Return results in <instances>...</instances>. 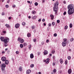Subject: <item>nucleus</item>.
I'll return each mask as SVG.
<instances>
[{"label":"nucleus","mask_w":74,"mask_h":74,"mask_svg":"<svg viewBox=\"0 0 74 74\" xmlns=\"http://www.w3.org/2000/svg\"><path fill=\"white\" fill-rule=\"evenodd\" d=\"M74 12V8H71L68 10V13L69 15H71L73 14Z\"/></svg>","instance_id":"nucleus-1"},{"label":"nucleus","mask_w":74,"mask_h":74,"mask_svg":"<svg viewBox=\"0 0 74 74\" xmlns=\"http://www.w3.org/2000/svg\"><path fill=\"white\" fill-rule=\"evenodd\" d=\"M59 8L58 7V6H54L53 8V10L54 11H55L56 12V14L57 13V12H58V9Z\"/></svg>","instance_id":"nucleus-2"},{"label":"nucleus","mask_w":74,"mask_h":74,"mask_svg":"<svg viewBox=\"0 0 74 74\" xmlns=\"http://www.w3.org/2000/svg\"><path fill=\"white\" fill-rule=\"evenodd\" d=\"M9 41H10V39L7 37H5L3 42L4 43H8Z\"/></svg>","instance_id":"nucleus-3"},{"label":"nucleus","mask_w":74,"mask_h":74,"mask_svg":"<svg viewBox=\"0 0 74 74\" xmlns=\"http://www.w3.org/2000/svg\"><path fill=\"white\" fill-rule=\"evenodd\" d=\"M74 8V6H73V5L72 4L69 5L68 6V10L71 9V8Z\"/></svg>","instance_id":"nucleus-4"},{"label":"nucleus","mask_w":74,"mask_h":74,"mask_svg":"<svg viewBox=\"0 0 74 74\" xmlns=\"http://www.w3.org/2000/svg\"><path fill=\"white\" fill-rule=\"evenodd\" d=\"M6 58L5 57H2L1 58V60L3 61V62H5V60H6Z\"/></svg>","instance_id":"nucleus-5"},{"label":"nucleus","mask_w":74,"mask_h":74,"mask_svg":"<svg viewBox=\"0 0 74 74\" xmlns=\"http://www.w3.org/2000/svg\"><path fill=\"white\" fill-rule=\"evenodd\" d=\"M67 43L66 42H63L62 43V46L63 47H66Z\"/></svg>","instance_id":"nucleus-6"},{"label":"nucleus","mask_w":74,"mask_h":74,"mask_svg":"<svg viewBox=\"0 0 74 74\" xmlns=\"http://www.w3.org/2000/svg\"><path fill=\"white\" fill-rule=\"evenodd\" d=\"M19 26H20L19 24L17 23L15 25V27L18 29V28H19Z\"/></svg>","instance_id":"nucleus-7"},{"label":"nucleus","mask_w":74,"mask_h":74,"mask_svg":"<svg viewBox=\"0 0 74 74\" xmlns=\"http://www.w3.org/2000/svg\"><path fill=\"white\" fill-rule=\"evenodd\" d=\"M24 41H25V40H24L23 39L21 38V40L20 41V42H21V43H23V42H24Z\"/></svg>","instance_id":"nucleus-8"},{"label":"nucleus","mask_w":74,"mask_h":74,"mask_svg":"<svg viewBox=\"0 0 74 74\" xmlns=\"http://www.w3.org/2000/svg\"><path fill=\"white\" fill-rule=\"evenodd\" d=\"M0 39L1 41H4V40H5L4 37H1L0 38Z\"/></svg>","instance_id":"nucleus-9"},{"label":"nucleus","mask_w":74,"mask_h":74,"mask_svg":"<svg viewBox=\"0 0 74 74\" xmlns=\"http://www.w3.org/2000/svg\"><path fill=\"white\" fill-rule=\"evenodd\" d=\"M59 5V2H56L54 4V6H58Z\"/></svg>","instance_id":"nucleus-10"},{"label":"nucleus","mask_w":74,"mask_h":74,"mask_svg":"<svg viewBox=\"0 0 74 74\" xmlns=\"http://www.w3.org/2000/svg\"><path fill=\"white\" fill-rule=\"evenodd\" d=\"M48 53V51L47 50H45L44 51V55H47Z\"/></svg>","instance_id":"nucleus-11"},{"label":"nucleus","mask_w":74,"mask_h":74,"mask_svg":"<svg viewBox=\"0 0 74 74\" xmlns=\"http://www.w3.org/2000/svg\"><path fill=\"white\" fill-rule=\"evenodd\" d=\"M30 58L31 59H33L34 58V55L32 53H31L30 55Z\"/></svg>","instance_id":"nucleus-12"},{"label":"nucleus","mask_w":74,"mask_h":74,"mask_svg":"<svg viewBox=\"0 0 74 74\" xmlns=\"http://www.w3.org/2000/svg\"><path fill=\"white\" fill-rule=\"evenodd\" d=\"M37 16L35 15V16H33L32 17V19H36V18H37Z\"/></svg>","instance_id":"nucleus-13"},{"label":"nucleus","mask_w":74,"mask_h":74,"mask_svg":"<svg viewBox=\"0 0 74 74\" xmlns=\"http://www.w3.org/2000/svg\"><path fill=\"white\" fill-rule=\"evenodd\" d=\"M26 73L27 74H29V73H31V71L30 70H28L27 71Z\"/></svg>","instance_id":"nucleus-14"},{"label":"nucleus","mask_w":74,"mask_h":74,"mask_svg":"<svg viewBox=\"0 0 74 74\" xmlns=\"http://www.w3.org/2000/svg\"><path fill=\"white\" fill-rule=\"evenodd\" d=\"M5 67H6V65H5V64H3L2 65L1 67H3L4 68H5Z\"/></svg>","instance_id":"nucleus-15"},{"label":"nucleus","mask_w":74,"mask_h":74,"mask_svg":"<svg viewBox=\"0 0 74 74\" xmlns=\"http://www.w3.org/2000/svg\"><path fill=\"white\" fill-rule=\"evenodd\" d=\"M5 26H6V27L7 28H8V29H9V27H10V25H9L7 24H6L5 25Z\"/></svg>","instance_id":"nucleus-16"},{"label":"nucleus","mask_w":74,"mask_h":74,"mask_svg":"<svg viewBox=\"0 0 74 74\" xmlns=\"http://www.w3.org/2000/svg\"><path fill=\"white\" fill-rule=\"evenodd\" d=\"M5 62V63L6 64H8V63H9V61L8 60H6Z\"/></svg>","instance_id":"nucleus-17"},{"label":"nucleus","mask_w":74,"mask_h":74,"mask_svg":"<svg viewBox=\"0 0 74 74\" xmlns=\"http://www.w3.org/2000/svg\"><path fill=\"white\" fill-rule=\"evenodd\" d=\"M68 72L69 74H71V69H69Z\"/></svg>","instance_id":"nucleus-18"},{"label":"nucleus","mask_w":74,"mask_h":74,"mask_svg":"<svg viewBox=\"0 0 74 74\" xmlns=\"http://www.w3.org/2000/svg\"><path fill=\"white\" fill-rule=\"evenodd\" d=\"M60 62L61 63V64H62L63 63V59L62 58L60 59Z\"/></svg>","instance_id":"nucleus-19"},{"label":"nucleus","mask_w":74,"mask_h":74,"mask_svg":"<svg viewBox=\"0 0 74 74\" xmlns=\"http://www.w3.org/2000/svg\"><path fill=\"white\" fill-rule=\"evenodd\" d=\"M32 14L34 15V14H35L36 13V12L34 10H33L32 11Z\"/></svg>","instance_id":"nucleus-20"},{"label":"nucleus","mask_w":74,"mask_h":74,"mask_svg":"<svg viewBox=\"0 0 74 74\" xmlns=\"http://www.w3.org/2000/svg\"><path fill=\"white\" fill-rule=\"evenodd\" d=\"M63 40L64 41H63V42H66L67 41V39L66 38H64Z\"/></svg>","instance_id":"nucleus-21"},{"label":"nucleus","mask_w":74,"mask_h":74,"mask_svg":"<svg viewBox=\"0 0 74 74\" xmlns=\"http://www.w3.org/2000/svg\"><path fill=\"white\" fill-rule=\"evenodd\" d=\"M44 62H46V63L48 64V63H49V61H47V60H44Z\"/></svg>","instance_id":"nucleus-22"},{"label":"nucleus","mask_w":74,"mask_h":74,"mask_svg":"<svg viewBox=\"0 0 74 74\" xmlns=\"http://www.w3.org/2000/svg\"><path fill=\"white\" fill-rule=\"evenodd\" d=\"M20 46L21 48H22L23 47V45L22 44H21L20 45Z\"/></svg>","instance_id":"nucleus-23"},{"label":"nucleus","mask_w":74,"mask_h":74,"mask_svg":"<svg viewBox=\"0 0 74 74\" xmlns=\"http://www.w3.org/2000/svg\"><path fill=\"white\" fill-rule=\"evenodd\" d=\"M69 27L70 28H72V27H73V25L71 23L69 25Z\"/></svg>","instance_id":"nucleus-24"},{"label":"nucleus","mask_w":74,"mask_h":74,"mask_svg":"<svg viewBox=\"0 0 74 74\" xmlns=\"http://www.w3.org/2000/svg\"><path fill=\"white\" fill-rule=\"evenodd\" d=\"M22 25L23 26H25V25H26V23L25 22H23L22 23Z\"/></svg>","instance_id":"nucleus-25"},{"label":"nucleus","mask_w":74,"mask_h":74,"mask_svg":"<svg viewBox=\"0 0 74 74\" xmlns=\"http://www.w3.org/2000/svg\"><path fill=\"white\" fill-rule=\"evenodd\" d=\"M24 45V47H25V46H26L27 45V43H24L23 44Z\"/></svg>","instance_id":"nucleus-26"},{"label":"nucleus","mask_w":74,"mask_h":74,"mask_svg":"<svg viewBox=\"0 0 74 74\" xmlns=\"http://www.w3.org/2000/svg\"><path fill=\"white\" fill-rule=\"evenodd\" d=\"M32 47V45H30L29 46V49H31V47Z\"/></svg>","instance_id":"nucleus-27"},{"label":"nucleus","mask_w":74,"mask_h":74,"mask_svg":"<svg viewBox=\"0 0 74 74\" xmlns=\"http://www.w3.org/2000/svg\"><path fill=\"white\" fill-rule=\"evenodd\" d=\"M34 4L36 6H37V5H38V3L37 2H35Z\"/></svg>","instance_id":"nucleus-28"},{"label":"nucleus","mask_w":74,"mask_h":74,"mask_svg":"<svg viewBox=\"0 0 74 74\" xmlns=\"http://www.w3.org/2000/svg\"><path fill=\"white\" fill-rule=\"evenodd\" d=\"M1 67V70L2 71H4V69H5V68H4L3 67Z\"/></svg>","instance_id":"nucleus-29"},{"label":"nucleus","mask_w":74,"mask_h":74,"mask_svg":"<svg viewBox=\"0 0 74 74\" xmlns=\"http://www.w3.org/2000/svg\"><path fill=\"white\" fill-rule=\"evenodd\" d=\"M4 46L5 47H7V45H8L7 44L8 43H4Z\"/></svg>","instance_id":"nucleus-30"},{"label":"nucleus","mask_w":74,"mask_h":74,"mask_svg":"<svg viewBox=\"0 0 74 74\" xmlns=\"http://www.w3.org/2000/svg\"><path fill=\"white\" fill-rule=\"evenodd\" d=\"M74 38H72L70 39V41L71 42H72V41H74Z\"/></svg>","instance_id":"nucleus-31"},{"label":"nucleus","mask_w":74,"mask_h":74,"mask_svg":"<svg viewBox=\"0 0 74 74\" xmlns=\"http://www.w3.org/2000/svg\"><path fill=\"white\" fill-rule=\"evenodd\" d=\"M30 34H27V36L28 37H30Z\"/></svg>","instance_id":"nucleus-32"},{"label":"nucleus","mask_w":74,"mask_h":74,"mask_svg":"<svg viewBox=\"0 0 74 74\" xmlns=\"http://www.w3.org/2000/svg\"><path fill=\"white\" fill-rule=\"evenodd\" d=\"M36 27L34 26H33L32 27V29H35V28Z\"/></svg>","instance_id":"nucleus-33"},{"label":"nucleus","mask_w":74,"mask_h":74,"mask_svg":"<svg viewBox=\"0 0 74 74\" xmlns=\"http://www.w3.org/2000/svg\"><path fill=\"white\" fill-rule=\"evenodd\" d=\"M30 66L31 67H34V64H32L31 65H30Z\"/></svg>","instance_id":"nucleus-34"},{"label":"nucleus","mask_w":74,"mask_h":74,"mask_svg":"<svg viewBox=\"0 0 74 74\" xmlns=\"http://www.w3.org/2000/svg\"><path fill=\"white\" fill-rule=\"evenodd\" d=\"M68 29V26H65V29Z\"/></svg>","instance_id":"nucleus-35"},{"label":"nucleus","mask_w":74,"mask_h":74,"mask_svg":"<svg viewBox=\"0 0 74 74\" xmlns=\"http://www.w3.org/2000/svg\"><path fill=\"white\" fill-rule=\"evenodd\" d=\"M52 25L53 26H54L55 25V22H52Z\"/></svg>","instance_id":"nucleus-36"},{"label":"nucleus","mask_w":74,"mask_h":74,"mask_svg":"<svg viewBox=\"0 0 74 74\" xmlns=\"http://www.w3.org/2000/svg\"><path fill=\"white\" fill-rule=\"evenodd\" d=\"M53 71L54 73H56V69H54L53 70Z\"/></svg>","instance_id":"nucleus-37"},{"label":"nucleus","mask_w":74,"mask_h":74,"mask_svg":"<svg viewBox=\"0 0 74 74\" xmlns=\"http://www.w3.org/2000/svg\"><path fill=\"white\" fill-rule=\"evenodd\" d=\"M68 59L69 60H70L71 59V57L70 56H69L68 57Z\"/></svg>","instance_id":"nucleus-38"},{"label":"nucleus","mask_w":74,"mask_h":74,"mask_svg":"<svg viewBox=\"0 0 74 74\" xmlns=\"http://www.w3.org/2000/svg\"><path fill=\"white\" fill-rule=\"evenodd\" d=\"M50 17H52V18H54V16L53 15L51 14L50 15Z\"/></svg>","instance_id":"nucleus-39"},{"label":"nucleus","mask_w":74,"mask_h":74,"mask_svg":"<svg viewBox=\"0 0 74 74\" xmlns=\"http://www.w3.org/2000/svg\"><path fill=\"white\" fill-rule=\"evenodd\" d=\"M21 38L20 37H19L17 39L18 41H20L21 40Z\"/></svg>","instance_id":"nucleus-40"},{"label":"nucleus","mask_w":74,"mask_h":74,"mask_svg":"<svg viewBox=\"0 0 74 74\" xmlns=\"http://www.w3.org/2000/svg\"><path fill=\"white\" fill-rule=\"evenodd\" d=\"M19 53V51H16V54H18Z\"/></svg>","instance_id":"nucleus-41"},{"label":"nucleus","mask_w":74,"mask_h":74,"mask_svg":"<svg viewBox=\"0 0 74 74\" xmlns=\"http://www.w3.org/2000/svg\"><path fill=\"white\" fill-rule=\"evenodd\" d=\"M19 71H22V67H20L19 69Z\"/></svg>","instance_id":"nucleus-42"},{"label":"nucleus","mask_w":74,"mask_h":74,"mask_svg":"<svg viewBox=\"0 0 74 74\" xmlns=\"http://www.w3.org/2000/svg\"><path fill=\"white\" fill-rule=\"evenodd\" d=\"M65 64H67V60H66V61H65Z\"/></svg>","instance_id":"nucleus-43"},{"label":"nucleus","mask_w":74,"mask_h":74,"mask_svg":"<svg viewBox=\"0 0 74 74\" xmlns=\"http://www.w3.org/2000/svg\"><path fill=\"white\" fill-rule=\"evenodd\" d=\"M33 41H34V42H36V39L35 38V39H34Z\"/></svg>","instance_id":"nucleus-44"},{"label":"nucleus","mask_w":74,"mask_h":74,"mask_svg":"<svg viewBox=\"0 0 74 74\" xmlns=\"http://www.w3.org/2000/svg\"><path fill=\"white\" fill-rule=\"evenodd\" d=\"M57 21L58 23H60V20H57Z\"/></svg>","instance_id":"nucleus-45"},{"label":"nucleus","mask_w":74,"mask_h":74,"mask_svg":"<svg viewBox=\"0 0 74 74\" xmlns=\"http://www.w3.org/2000/svg\"><path fill=\"white\" fill-rule=\"evenodd\" d=\"M5 7L6 8H8V7H9V6L8 5H5Z\"/></svg>","instance_id":"nucleus-46"},{"label":"nucleus","mask_w":74,"mask_h":74,"mask_svg":"<svg viewBox=\"0 0 74 74\" xmlns=\"http://www.w3.org/2000/svg\"><path fill=\"white\" fill-rule=\"evenodd\" d=\"M54 37H56L57 36V34H54Z\"/></svg>","instance_id":"nucleus-47"},{"label":"nucleus","mask_w":74,"mask_h":74,"mask_svg":"<svg viewBox=\"0 0 74 74\" xmlns=\"http://www.w3.org/2000/svg\"><path fill=\"white\" fill-rule=\"evenodd\" d=\"M55 51L54 50H53L52 52V53L53 54L55 53Z\"/></svg>","instance_id":"nucleus-48"},{"label":"nucleus","mask_w":74,"mask_h":74,"mask_svg":"<svg viewBox=\"0 0 74 74\" xmlns=\"http://www.w3.org/2000/svg\"><path fill=\"white\" fill-rule=\"evenodd\" d=\"M66 12L65 11L63 13V15H66Z\"/></svg>","instance_id":"nucleus-49"},{"label":"nucleus","mask_w":74,"mask_h":74,"mask_svg":"<svg viewBox=\"0 0 74 74\" xmlns=\"http://www.w3.org/2000/svg\"><path fill=\"white\" fill-rule=\"evenodd\" d=\"M15 7H16V5H12L13 8H15Z\"/></svg>","instance_id":"nucleus-50"},{"label":"nucleus","mask_w":74,"mask_h":74,"mask_svg":"<svg viewBox=\"0 0 74 74\" xmlns=\"http://www.w3.org/2000/svg\"><path fill=\"white\" fill-rule=\"evenodd\" d=\"M49 40L48 39H47V40L46 42L47 43H48V42H49Z\"/></svg>","instance_id":"nucleus-51"},{"label":"nucleus","mask_w":74,"mask_h":74,"mask_svg":"<svg viewBox=\"0 0 74 74\" xmlns=\"http://www.w3.org/2000/svg\"><path fill=\"white\" fill-rule=\"evenodd\" d=\"M3 16V15H5V13H4V12H3L2 13V14H1Z\"/></svg>","instance_id":"nucleus-52"},{"label":"nucleus","mask_w":74,"mask_h":74,"mask_svg":"<svg viewBox=\"0 0 74 74\" xmlns=\"http://www.w3.org/2000/svg\"><path fill=\"white\" fill-rule=\"evenodd\" d=\"M47 60V61H49V58H48L47 59V60Z\"/></svg>","instance_id":"nucleus-53"},{"label":"nucleus","mask_w":74,"mask_h":74,"mask_svg":"<svg viewBox=\"0 0 74 74\" xmlns=\"http://www.w3.org/2000/svg\"><path fill=\"white\" fill-rule=\"evenodd\" d=\"M5 53V51H3L2 52V53H3V54H4Z\"/></svg>","instance_id":"nucleus-54"},{"label":"nucleus","mask_w":74,"mask_h":74,"mask_svg":"<svg viewBox=\"0 0 74 74\" xmlns=\"http://www.w3.org/2000/svg\"><path fill=\"white\" fill-rule=\"evenodd\" d=\"M10 1V0H8L7 2V3H9Z\"/></svg>","instance_id":"nucleus-55"},{"label":"nucleus","mask_w":74,"mask_h":74,"mask_svg":"<svg viewBox=\"0 0 74 74\" xmlns=\"http://www.w3.org/2000/svg\"><path fill=\"white\" fill-rule=\"evenodd\" d=\"M44 44V42H41V44H42V45H43V44Z\"/></svg>","instance_id":"nucleus-56"},{"label":"nucleus","mask_w":74,"mask_h":74,"mask_svg":"<svg viewBox=\"0 0 74 74\" xmlns=\"http://www.w3.org/2000/svg\"><path fill=\"white\" fill-rule=\"evenodd\" d=\"M3 33H4V34L6 33V31H3Z\"/></svg>","instance_id":"nucleus-57"},{"label":"nucleus","mask_w":74,"mask_h":74,"mask_svg":"<svg viewBox=\"0 0 74 74\" xmlns=\"http://www.w3.org/2000/svg\"><path fill=\"white\" fill-rule=\"evenodd\" d=\"M38 21L39 22H41V18H40L39 20H38Z\"/></svg>","instance_id":"nucleus-58"},{"label":"nucleus","mask_w":74,"mask_h":74,"mask_svg":"<svg viewBox=\"0 0 74 74\" xmlns=\"http://www.w3.org/2000/svg\"><path fill=\"white\" fill-rule=\"evenodd\" d=\"M49 26H51V24L49 23Z\"/></svg>","instance_id":"nucleus-59"},{"label":"nucleus","mask_w":74,"mask_h":74,"mask_svg":"<svg viewBox=\"0 0 74 74\" xmlns=\"http://www.w3.org/2000/svg\"><path fill=\"white\" fill-rule=\"evenodd\" d=\"M53 59H55V56H53Z\"/></svg>","instance_id":"nucleus-60"},{"label":"nucleus","mask_w":74,"mask_h":74,"mask_svg":"<svg viewBox=\"0 0 74 74\" xmlns=\"http://www.w3.org/2000/svg\"><path fill=\"white\" fill-rule=\"evenodd\" d=\"M45 2V0H42V3H44Z\"/></svg>","instance_id":"nucleus-61"},{"label":"nucleus","mask_w":74,"mask_h":74,"mask_svg":"<svg viewBox=\"0 0 74 74\" xmlns=\"http://www.w3.org/2000/svg\"><path fill=\"white\" fill-rule=\"evenodd\" d=\"M42 22H45V19H42Z\"/></svg>","instance_id":"nucleus-62"},{"label":"nucleus","mask_w":74,"mask_h":74,"mask_svg":"<svg viewBox=\"0 0 74 74\" xmlns=\"http://www.w3.org/2000/svg\"><path fill=\"white\" fill-rule=\"evenodd\" d=\"M53 66H55V63L53 62Z\"/></svg>","instance_id":"nucleus-63"},{"label":"nucleus","mask_w":74,"mask_h":74,"mask_svg":"<svg viewBox=\"0 0 74 74\" xmlns=\"http://www.w3.org/2000/svg\"><path fill=\"white\" fill-rule=\"evenodd\" d=\"M27 2V3H28L29 4H30V1H28Z\"/></svg>","instance_id":"nucleus-64"}]
</instances>
